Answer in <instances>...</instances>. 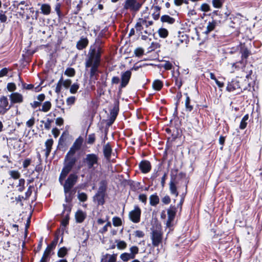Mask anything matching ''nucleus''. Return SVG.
Returning a JSON list of instances; mask_svg holds the SVG:
<instances>
[{
    "label": "nucleus",
    "mask_w": 262,
    "mask_h": 262,
    "mask_svg": "<svg viewBox=\"0 0 262 262\" xmlns=\"http://www.w3.org/2000/svg\"><path fill=\"white\" fill-rule=\"evenodd\" d=\"M139 167L143 173H147L151 169L150 163L148 161H142L139 164Z\"/></svg>",
    "instance_id": "obj_14"
},
{
    "label": "nucleus",
    "mask_w": 262,
    "mask_h": 262,
    "mask_svg": "<svg viewBox=\"0 0 262 262\" xmlns=\"http://www.w3.org/2000/svg\"><path fill=\"white\" fill-rule=\"evenodd\" d=\"M134 53L136 56L140 57L144 53V50L141 48H138L135 50Z\"/></svg>",
    "instance_id": "obj_47"
},
{
    "label": "nucleus",
    "mask_w": 262,
    "mask_h": 262,
    "mask_svg": "<svg viewBox=\"0 0 262 262\" xmlns=\"http://www.w3.org/2000/svg\"><path fill=\"white\" fill-rule=\"evenodd\" d=\"M149 203L151 206H156L159 203V198L158 195L152 194L150 196Z\"/></svg>",
    "instance_id": "obj_25"
},
{
    "label": "nucleus",
    "mask_w": 262,
    "mask_h": 262,
    "mask_svg": "<svg viewBox=\"0 0 262 262\" xmlns=\"http://www.w3.org/2000/svg\"><path fill=\"white\" fill-rule=\"evenodd\" d=\"M132 73L130 71H126L121 74V84L122 88L125 87L128 83Z\"/></svg>",
    "instance_id": "obj_12"
},
{
    "label": "nucleus",
    "mask_w": 262,
    "mask_h": 262,
    "mask_svg": "<svg viewBox=\"0 0 262 262\" xmlns=\"http://www.w3.org/2000/svg\"><path fill=\"white\" fill-rule=\"evenodd\" d=\"M248 119H249L248 115H246L244 116V117L243 118V119L241 120L240 125H239V128L241 129H244L246 127L247 125V121H248Z\"/></svg>",
    "instance_id": "obj_31"
},
{
    "label": "nucleus",
    "mask_w": 262,
    "mask_h": 262,
    "mask_svg": "<svg viewBox=\"0 0 262 262\" xmlns=\"http://www.w3.org/2000/svg\"><path fill=\"white\" fill-rule=\"evenodd\" d=\"M41 122L45 123V127L46 129L49 130L50 129L51 127V123L52 122L51 120L48 119L46 122H44V121H41Z\"/></svg>",
    "instance_id": "obj_49"
},
{
    "label": "nucleus",
    "mask_w": 262,
    "mask_h": 262,
    "mask_svg": "<svg viewBox=\"0 0 262 262\" xmlns=\"http://www.w3.org/2000/svg\"><path fill=\"white\" fill-rule=\"evenodd\" d=\"M224 0H212L213 6L215 8H221L223 6Z\"/></svg>",
    "instance_id": "obj_36"
},
{
    "label": "nucleus",
    "mask_w": 262,
    "mask_h": 262,
    "mask_svg": "<svg viewBox=\"0 0 262 262\" xmlns=\"http://www.w3.org/2000/svg\"><path fill=\"white\" fill-rule=\"evenodd\" d=\"M76 221L77 223H82L86 217V213L85 212L81 210H78L76 211L75 214Z\"/></svg>",
    "instance_id": "obj_15"
},
{
    "label": "nucleus",
    "mask_w": 262,
    "mask_h": 262,
    "mask_svg": "<svg viewBox=\"0 0 262 262\" xmlns=\"http://www.w3.org/2000/svg\"><path fill=\"white\" fill-rule=\"evenodd\" d=\"M116 246L119 250H124L127 247V244L124 241L116 240Z\"/></svg>",
    "instance_id": "obj_27"
},
{
    "label": "nucleus",
    "mask_w": 262,
    "mask_h": 262,
    "mask_svg": "<svg viewBox=\"0 0 262 262\" xmlns=\"http://www.w3.org/2000/svg\"><path fill=\"white\" fill-rule=\"evenodd\" d=\"M31 163V160L29 159H26L24 160L23 162V167L24 168H27Z\"/></svg>",
    "instance_id": "obj_64"
},
{
    "label": "nucleus",
    "mask_w": 262,
    "mask_h": 262,
    "mask_svg": "<svg viewBox=\"0 0 262 262\" xmlns=\"http://www.w3.org/2000/svg\"><path fill=\"white\" fill-rule=\"evenodd\" d=\"M163 86V83L160 80H156L152 83V88L154 90L159 91Z\"/></svg>",
    "instance_id": "obj_30"
},
{
    "label": "nucleus",
    "mask_w": 262,
    "mask_h": 262,
    "mask_svg": "<svg viewBox=\"0 0 262 262\" xmlns=\"http://www.w3.org/2000/svg\"><path fill=\"white\" fill-rule=\"evenodd\" d=\"M40 9L41 12L45 15H49L51 12V7L47 4L41 5Z\"/></svg>",
    "instance_id": "obj_22"
},
{
    "label": "nucleus",
    "mask_w": 262,
    "mask_h": 262,
    "mask_svg": "<svg viewBox=\"0 0 262 262\" xmlns=\"http://www.w3.org/2000/svg\"><path fill=\"white\" fill-rule=\"evenodd\" d=\"M163 67L166 70H170L172 67V65L170 62L167 61L164 64Z\"/></svg>",
    "instance_id": "obj_62"
},
{
    "label": "nucleus",
    "mask_w": 262,
    "mask_h": 262,
    "mask_svg": "<svg viewBox=\"0 0 262 262\" xmlns=\"http://www.w3.org/2000/svg\"><path fill=\"white\" fill-rule=\"evenodd\" d=\"M77 150H78V149H77V148H74V146H72L70 148L69 151L67 153V154L66 157H75L74 156V155H75V152Z\"/></svg>",
    "instance_id": "obj_43"
},
{
    "label": "nucleus",
    "mask_w": 262,
    "mask_h": 262,
    "mask_svg": "<svg viewBox=\"0 0 262 262\" xmlns=\"http://www.w3.org/2000/svg\"><path fill=\"white\" fill-rule=\"evenodd\" d=\"M109 219H110V217L108 216H107L106 217V221L107 223L103 227H102L101 229H100L99 232H100L101 233L103 234V233L106 232L108 230V228L111 227L112 225H111V222L109 221Z\"/></svg>",
    "instance_id": "obj_29"
},
{
    "label": "nucleus",
    "mask_w": 262,
    "mask_h": 262,
    "mask_svg": "<svg viewBox=\"0 0 262 262\" xmlns=\"http://www.w3.org/2000/svg\"><path fill=\"white\" fill-rule=\"evenodd\" d=\"M101 53L102 49L101 47L97 45L93 48L91 47L89 51L88 58L85 62V67L86 68L91 67V77L94 76L97 72Z\"/></svg>",
    "instance_id": "obj_1"
},
{
    "label": "nucleus",
    "mask_w": 262,
    "mask_h": 262,
    "mask_svg": "<svg viewBox=\"0 0 262 262\" xmlns=\"http://www.w3.org/2000/svg\"><path fill=\"white\" fill-rule=\"evenodd\" d=\"M11 103H21L24 101L23 96L17 92H14L11 94L9 96Z\"/></svg>",
    "instance_id": "obj_10"
},
{
    "label": "nucleus",
    "mask_w": 262,
    "mask_h": 262,
    "mask_svg": "<svg viewBox=\"0 0 262 262\" xmlns=\"http://www.w3.org/2000/svg\"><path fill=\"white\" fill-rule=\"evenodd\" d=\"M141 210L138 206H135L134 209L129 212V219L135 223H138L140 221Z\"/></svg>",
    "instance_id": "obj_7"
},
{
    "label": "nucleus",
    "mask_w": 262,
    "mask_h": 262,
    "mask_svg": "<svg viewBox=\"0 0 262 262\" xmlns=\"http://www.w3.org/2000/svg\"><path fill=\"white\" fill-rule=\"evenodd\" d=\"M9 174L14 179H17L20 177V173L17 170H11L9 172Z\"/></svg>",
    "instance_id": "obj_45"
},
{
    "label": "nucleus",
    "mask_w": 262,
    "mask_h": 262,
    "mask_svg": "<svg viewBox=\"0 0 262 262\" xmlns=\"http://www.w3.org/2000/svg\"><path fill=\"white\" fill-rule=\"evenodd\" d=\"M142 4L138 2V0H125L123 8L126 10L137 12L141 7Z\"/></svg>",
    "instance_id": "obj_6"
},
{
    "label": "nucleus",
    "mask_w": 262,
    "mask_h": 262,
    "mask_svg": "<svg viewBox=\"0 0 262 262\" xmlns=\"http://www.w3.org/2000/svg\"><path fill=\"white\" fill-rule=\"evenodd\" d=\"M120 259L125 262L128 261L129 259H134L129 253L124 252L122 253L120 256Z\"/></svg>",
    "instance_id": "obj_28"
},
{
    "label": "nucleus",
    "mask_w": 262,
    "mask_h": 262,
    "mask_svg": "<svg viewBox=\"0 0 262 262\" xmlns=\"http://www.w3.org/2000/svg\"><path fill=\"white\" fill-rule=\"evenodd\" d=\"M174 80L176 85L178 87L179 89L181 88L182 85L181 79L178 77H174Z\"/></svg>",
    "instance_id": "obj_60"
},
{
    "label": "nucleus",
    "mask_w": 262,
    "mask_h": 262,
    "mask_svg": "<svg viewBox=\"0 0 262 262\" xmlns=\"http://www.w3.org/2000/svg\"><path fill=\"white\" fill-rule=\"evenodd\" d=\"M7 88L8 90L10 92H13L16 89V85L14 83H8Z\"/></svg>",
    "instance_id": "obj_48"
},
{
    "label": "nucleus",
    "mask_w": 262,
    "mask_h": 262,
    "mask_svg": "<svg viewBox=\"0 0 262 262\" xmlns=\"http://www.w3.org/2000/svg\"><path fill=\"white\" fill-rule=\"evenodd\" d=\"M78 178V176L75 173L70 174L65 181L64 184H62L64 188L66 200L67 202L71 200L70 196L71 193V190L77 183Z\"/></svg>",
    "instance_id": "obj_3"
},
{
    "label": "nucleus",
    "mask_w": 262,
    "mask_h": 262,
    "mask_svg": "<svg viewBox=\"0 0 262 262\" xmlns=\"http://www.w3.org/2000/svg\"><path fill=\"white\" fill-rule=\"evenodd\" d=\"M139 199L140 201L144 203H146L147 200V196L145 194H141L139 196Z\"/></svg>",
    "instance_id": "obj_61"
},
{
    "label": "nucleus",
    "mask_w": 262,
    "mask_h": 262,
    "mask_svg": "<svg viewBox=\"0 0 262 262\" xmlns=\"http://www.w3.org/2000/svg\"><path fill=\"white\" fill-rule=\"evenodd\" d=\"M140 21H141V25H145L146 28H148L149 26L152 25L153 24L152 21H147L145 18H144V20H141Z\"/></svg>",
    "instance_id": "obj_55"
},
{
    "label": "nucleus",
    "mask_w": 262,
    "mask_h": 262,
    "mask_svg": "<svg viewBox=\"0 0 262 262\" xmlns=\"http://www.w3.org/2000/svg\"><path fill=\"white\" fill-rule=\"evenodd\" d=\"M106 189V183L105 181H101L97 192L104 194Z\"/></svg>",
    "instance_id": "obj_37"
},
{
    "label": "nucleus",
    "mask_w": 262,
    "mask_h": 262,
    "mask_svg": "<svg viewBox=\"0 0 262 262\" xmlns=\"http://www.w3.org/2000/svg\"><path fill=\"white\" fill-rule=\"evenodd\" d=\"M130 254L135 258L136 255L139 252V248L137 246H132L129 248Z\"/></svg>",
    "instance_id": "obj_38"
},
{
    "label": "nucleus",
    "mask_w": 262,
    "mask_h": 262,
    "mask_svg": "<svg viewBox=\"0 0 262 262\" xmlns=\"http://www.w3.org/2000/svg\"><path fill=\"white\" fill-rule=\"evenodd\" d=\"M169 189L171 194L175 195L176 196L178 195L179 193L177 190L176 185L172 181H171L169 183Z\"/></svg>",
    "instance_id": "obj_24"
},
{
    "label": "nucleus",
    "mask_w": 262,
    "mask_h": 262,
    "mask_svg": "<svg viewBox=\"0 0 262 262\" xmlns=\"http://www.w3.org/2000/svg\"><path fill=\"white\" fill-rule=\"evenodd\" d=\"M35 123V119L34 117L31 118L26 122V125L28 127H32Z\"/></svg>",
    "instance_id": "obj_59"
},
{
    "label": "nucleus",
    "mask_w": 262,
    "mask_h": 262,
    "mask_svg": "<svg viewBox=\"0 0 262 262\" xmlns=\"http://www.w3.org/2000/svg\"><path fill=\"white\" fill-rule=\"evenodd\" d=\"M201 11L207 12L211 10L210 6L207 3H203L200 8Z\"/></svg>",
    "instance_id": "obj_41"
},
{
    "label": "nucleus",
    "mask_w": 262,
    "mask_h": 262,
    "mask_svg": "<svg viewBox=\"0 0 262 262\" xmlns=\"http://www.w3.org/2000/svg\"><path fill=\"white\" fill-rule=\"evenodd\" d=\"M98 157L94 154H88L83 159L84 163L89 169H95L98 164Z\"/></svg>",
    "instance_id": "obj_5"
},
{
    "label": "nucleus",
    "mask_w": 262,
    "mask_h": 262,
    "mask_svg": "<svg viewBox=\"0 0 262 262\" xmlns=\"http://www.w3.org/2000/svg\"><path fill=\"white\" fill-rule=\"evenodd\" d=\"M62 78H60V79L58 82L56 88H55V92L57 93H59L61 91V85H62Z\"/></svg>",
    "instance_id": "obj_57"
},
{
    "label": "nucleus",
    "mask_w": 262,
    "mask_h": 262,
    "mask_svg": "<svg viewBox=\"0 0 262 262\" xmlns=\"http://www.w3.org/2000/svg\"><path fill=\"white\" fill-rule=\"evenodd\" d=\"M62 85L65 87L66 88H68L70 85L71 84L72 81L70 79H66L65 80H63L62 78Z\"/></svg>",
    "instance_id": "obj_51"
},
{
    "label": "nucleus",
    "mask_w": 262,
    "mask_h": 262,
    "mask_svg": "<svg viewBox=\"0 0 262 262\" xmlns=\"http://www.w3.org/2000/svg\"><path fill=\"white\" fill-rule=\"evenodd\" d=\"M216 26V22L214 21H212L211 22L209 21L208 23L207 26V30L205 32L206 34H208L211 31L213 30Z\"/></svg>",
    "instance_id": "obj_34"
},
{
    "label": "nucleus",
    "mask_w": 262,
    "mask_h": 262,
    "mask_svg": "<svg viewBox=\"0 0 262 262\" xmlns=\"http://www.w3.org/2000/svg\"><path fill=\"white\" fill-rule=\"evenodd\" d=\"M76 98L74 96L68 97L66 100V103L68 105L71 106L75 103Z\"/></svg>",
    "instance_id": "obj_46"
},
{
    "label": "nucleus",
    "mask_w": 262,
    "mask_h": 262,
    "mask_svg": "<svg viewBox=\"0 0 262 262\" xmlns=\"http://www.w3.org/2000/svg\"><path fill=\"white\" fill-rule=\"evenodd\" d=\"M135 236L138 238H142L144 236V233L141 230H136L134 232Z\"/></svg>",
    "instance_id": "obj_56"
},
{
    "label": "nucleus",
    "mask_w": 262,
    "mask_h": 262,
    "mask_svg": "<svg viewBox=\"0 0 262 262\" xmlns=\"http://www.w3.org/2000/svg\"><path fill=\"white\" fill-rule=\"evenodd\" d=\"M64 74L69 77H73L75 74V71L72 68H68L66 70Z\"/></svg>",
    "instance_id": "obj_40"
},
{
    "label": "nucleus",
    "mask_w": 262,
    "mask_h": 262,
    "mask_svg": "<svg viewBox=\"0 0 262 262\" xmlns=\"http://www.w3.org/2000/svg\"><path fill=\"white\" fill-rule=\"evenodd\" d=\"M10 107L7 98L4 96H2L0 98V115L5 114Z\"/></svg>",
    "instance_id": "obj_8"
},
{
    "label": "nucleus",
    "mask_w": 262,
    "mask_h": 262,
    "mask_svg": "<svg viewBox=\"0 0 262 262\" xmlns=\"http://www.w3.org/2000/svg\"><path fill=\"white\" fill-rule=\"evenodd\" d=\"M76 161V157H65L64 166L59 178V181L61 184L63 183L66 177L72 169Z\"/></svg>",
    "instance_id": "obj_2"
},
{
    "label": "nucleus",
    "mask_w": 262,
    "mask_h": 262,
    "mask_svg": "<svg viewBox=\"0 0 262 262\" xmlns=\"http://www.w3.org/2000/svg\"><path fill=\"white\" fill-rule=\"evenodd\" d=\"M152 16L154 19L157 20L160 17V8L158 6H154L152 8Z\"/></svg>",
    "instance_id": "obj_21"
},
{
    "label": "nucleus",
    "mask_w": 262,
    "mask_h": 262,
    "mask_svg": "<svg viewBox=\"0 0 262 262\" xmlns=\"http://www.w3.org/2000/svg\"><path fill=\"white\" fill-rule=\"evenodd\" d=\"M170 199L169 196L168 195L165 196L162 199V202L165 204H169L170 203Z\"/></svg>",
    "instance_id": "obj_63"
},
{
    "label": "nucleus",
    "mask_w": 262,
    "mask_h": 262,
    "mask_svg": "<svg viewBox=\"0 0 262 262\" xmlns=\"http://www.w3.org/2000/svg\"><path fill=\"white\" fill-rule=\"evenodd\" d=\"M117 111L116 110L115 108L113 109L111 112V121L112 122H113L117 115Z\"/></svg>",
    "instance_id": "obj_54"
},
{
    "label": "nucleus",
    "mask_w": 262,
    "mask_h": 262,
    "mask_svg": "<svg viewBox=\"0 0 262 262\" xmlns=\"http://www.w3.org/2000/svg\"><path fill=\"white\" fill-rule=\"evenodd\" d=\"M117 254H106L105 255H103L101 258V262H116L117 260Z\"/></svg>",
    "instance_id": "obj_16"
},
{
    "label": "nucleus",
    "mask_w": 262,
    "mask_h": 262,
    "mask_svg": "<svg viewBox=\"0 0 262 262\" xmlns=\"http://www.w3.org/2000/svg\"><path fill=\"white\" fill-rule=\"evenodd\" d=\"M83 141V139L82 137L80 136L75 140L72 146H73L74 148L79 150L81 148Z\"/></svg>",
    "instance_id": "obj_26"
},
{
    "label": "nucleus",
    "mask_w": 262,
    "mask_h": 262,
    "mask_svg": "<svg viewBox=\"0 0 262 262\" xmlns=\"http://www.w3.org/2000/svg\"><path fill=\"white\" fill-rule=\"evenodd\" d=\"M186 96L185 100V107L187 111L191 112L193 109L192 105L190 104V99L187 93L185 94Z\"/></svg>",
    "instance_id": "obj_32"
},
{
    "label": "nucleus",
    "mask_w": 262,
    "mask_h": 262,
    "mask_svg": "<svg viewBox=\"0 0 262 262\" xmlns=\"http://www.w3.org/2000/svg\"><path fill=\"white\" fill-rule=\"evenodd\" d=\"M141 20H144V18H139L135 25V29L137 32L141 34H142L143 32L145 34L149 33L150 31V29L148 28H146L145 25H141Z\"/></svg>",
    "instance_id": "obj_9"
},
{
    "label": "nucleus",
    "mask_w": 262,
    "mask_h": 262,
    "mask_svg": "<svg viewBox=\"0 0 262 262\" xmlns=\"http://www.w3.org/2000/svg\"><path fill=\"white\" fill-rule=\"evenodd\" d=\"M159 35L160 37L165 38L168 36V32L164 28H161L158 31Z\"/></svg>",
    "instance_id": "obj_42"
},
{
    "label": "nucleus",
    "mask_w": 262,
    "mask_h": 262,
    "mask_svg": "<svg viewBox=\"0 0 262 262\" xmlns=\"http://www.w3.org/2000/svg\"><path fill=\"white\" fill-rule=\"evenodd\" d=\"M83 1L82 0L79 1V3L77 5L76 10L74 11V13L77 14L80 11L82 7Z\"/></svg>",
    "instance_id": "obj_52"
},
{
    "label": "nucleus",
    "mask_w": 262,
    "mask_h": 262,
    "mask_svg": "<svg viewBox=\"0 0 262 262\" xmlns=\"http://www.w3.org/2000/svg\"><path fill=\"white\" fill-rule=\"evenodd\" d=\"M57 242L58 237H56L52 241V242L48 246V247L49 248V249H51V250H53L55 248L57 244Z\"/></svg>",
    "instance_id": "obj_53"
},
{
    "label": "nucleus",
    "mask_w": 262,
    "mask_h": 262,
    "mask_svg": "<svg viewBox=\"0 0 262 262\" xmlns=\"http://www.w3.org/2000/svg\"><path fill=\"white\" fill-rule=\"evenodd\" d=\"M113 224L115 227H118L122 225V221L119 217H114L112 219Z\"/></svg>",
    "instance_id": "obj_39"
},
{
    "label": "nucleus",
    "mask_w": 262,
    "mask_h": 262,
    "mask_svg": "<svg viewBox=\"0 0 262 262\" xmlns=\"http://www.w3.org/2000/svg\"><path fill=\"white\" fill-rule=\"evenodd\" d=\"M88 43L89 40L86 38L81 37L80 39L77 41L76 47L78 50H81L85 48Z\"/></svg>",
    "instance_id": "obj_17"
},
{
    "label": "nucleus",
    "mask_w": 262,
    "mask_h": 262,
    "mask_svg": "<svg viewBox=\"0 0 262 262\" xmlns=\"http://www.w3.org/2000/svg\"><path fill=\"white\" fill-rule=\"evenodd\" d=\"M68 253V249L63 247L60 248L57 252V255L59 257H64Z\"/></svg>",
    "instance_id": "obj_35"
},
{
    "label": "nucleus",
    "mask_w": 262,
    "mask_h": 262,
    "mask_svg": "<svg viewBox=\"0 0 262 262\" xmlns=\"http://www.w3.org/2000/svg\"><path fill=\"white\" fill-rule=\"evenodd\" d=\"M105 194L97 192L93 198L94 201L96 202L99 205L104 204Z\"/></svg>",
    "instance_id": "obj_18"
},
{
    "label": "nucleus",
    "mask_w": 262,
    "mask_h": 262,
    "mask_svg": "<svg viewBox=\"0 0 262 262\" xmlns=\"http://www.w3.org/2000/svg\"><path fill=\"white\" fill-rule=\"evenodd\" d=\"M161 20L164 23H167L169 24H172L174 23V18L170 17L169 15H163L161 17Z\"/></svg>",
    "instance_id": "obj_23"
},
{
    "label": "nucleus",
    "mask_w": 262,
    "mask_h": 262,
    "mask_svg": "<svg viewBox=\"0 0 262 262\" xmlns=\"http://www.w3.org/2000/svg\"><path fill=\"white\" fill-rule=\"evenodd\" d=\"M53 144V140L52 139H48L45 142L46 149H45V156L47 158L52 149V147Z\"/></svg>",
    "instance_id": "obj_19"
},
{
    "label": "nucleus",
    "mask_w": 262,
    "mask_h": 262,
    "mask_svg": "<svg viewBox=\"0 0 262 262\" xmlns=\"http://www.w3.org/2000/svg\"><path fill=\"white\" fill-rule=\"evenodd\" d=\"M176 207L174 206H171L169 207V208L167 210L168 218L167 222V226H169L171 222L173 220L176 215Z\"/></svg>",
    "instance_id": "obj_13"
},
{
    "label": "nucleus",
    "mask_w": 262,
    "mask_h": 262,
    "mask_svg": "<svg viewBox=\"0 0 262 262\" xmlns=\"http://www.w3.org/2000/svg\"><path fill=\"white\" fill-rule=\"evenodd\" d=\"M79 89V85L77 84H73L71 85L70 88V92L72 94H75L77 92L78 89Z\"/></svg>",
    "instance_id": "obj_50"
},
{
    "label": "nucleus",
    "mask_w": 262,
    "mask_h": 262,
    "mask_svg": "<svg viewBox=\"0 0 262 262\" xmlns=\"http://www.w3.org/2000/svg\"><path fill=\"white\" fill-rule=\"evenodd\" d=\"M151 239L152 245L154 247L160 246L163 241V232L161 228L157 227L154 229L151 232Z\"/></svg>",
    "instance_id": "obj_4"
},
{
    "label": "nucleus",
    "mask_w": 262,
    "mask_h": 262,
    "mask_svg": "<svg viewBox=\"0 0 262 262\" xmlns=\"http://www.w3.org/2000/svg\"><path fill=\"white\" fill-rule=\"evenodd\" d=\"M78 199L81 202H85L87 200L88 196L85 193L79 192L78 193Z\"/></svg>",
    "instance_id": "obj_44"
},
{
    "label": "nucleus",
    "mask_w": 262,
    "mask_h": 262,
    "mask_svg": "<svg viewBox=\"0 0 262 262\" xmlns=\"http://www.w3.org/2000/svg\"><path fill=\"white\" fill-rule=\"evenodd\" d=\"M226 89L229 92L237 91V92H239L242 90V89L239 84V82L236 80L232 81L231 82L229 83Z\"/></svg>",
    "instance_id": "obj_11"
},
{
    "label": "nucleus",
    "mask_w": 262,
    "mask_h": 262,
    "mask_svg": "<svg viewBox=\"0 0 262 262\" xmlns=\"http://www.w3.org/2000/svg\"><path fill=\"white\" fill-rule=\"evenodd\" d=\"M112 153V148L109 144H106L103 146V154L107 159H109Z\"/></svg>",
    "instance_id": "obj_20"
},
{
    "label": "nucleus",
    "mask_w": 262,
    "mask_h": 262,
    "mask_svg": "<svg viewBox=\"0 0 262 262\" xmlns=\"http://www.w3.org/2000/svg\"><path fill=\"white\" fill-rule=\"evenodd\" d=\"M95 140V137L94 134L89 135L88 139V143L89 144H93Z\"/></svg>",
    "instance_id": "obj_58"
},
{
    "label": "nucleus",
    "mask_w": 262,
    "mask_h": 262,
    "mask_svg": "<svg viewBox=\"0 0 262 262\" xmlns=\"http://www.w3.org/2000/svg\"><path fill=\"white\" fill-rule=\"evenodd\" d=\"M51 106H52L51 103L50 101H45L43 103L42 108H41V109L40 110V111L43 112H47L50 110Z\"/></svg>",
    "instance_id": "obj_33"
}]
</instances>
